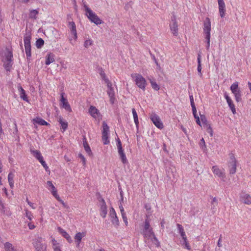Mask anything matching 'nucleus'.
Returning <instances> with one entry per match:
<instances>
[{
    "label": "nucleus",
    "instance_id": "obj_1",
    "mask_svg": "<svg viewBox=\"0 0 251 251\" xmlns=\"http://www.w3.org/2000/svg\"><path fill=\"white\" fill-rule=\"evenodd\" d=\"M13 53L8 48H6L5 51L2 57L1 61L3 62V67L7 72H10L13 64Z\"/></svg>",
    "mask_w": 251,
    "mask_h": 251
},
{
    "label": "nucleus",
    "instance_id": "obj_2",
    "mask_svg": "<svg viewBox=\"0 0 251 251\" xmlns=\"http://www.w3.org/2000/svg\"><path fill=\"white\" fill-rule=\"evenodd\" d=\"M203 33L205 35V42L206 43V49L209 50L210 42L211 21L209 18H205L203 23Z\"/></svg>",
    "mask_w": 251,
    "mask_h": 251
},
{
    "label": "nucleus",
    "instance_id": "obj_3",
    "mask_svg": "<svg viewBox=\"0 0 251 251\" xmlns=\"http://www.w3.org/2000/svg\"><path fill=\"white\" fill-rule=\"evenodd\" d=\"M31 39V33L30 31L26 30V33L24 36V45L25 52L27 59H30L31 56L30 40Z\"/></svg>",
    "mask_w": 251,
    "mask_h": 251
},
{
    "label": "nucleus",
    "instance_id": "obj_4",
    "mask_svg": "<svg viewBox=\"0 0 251 251\" xmlns=\"http://www.w3.org/2000/svg\"><path fill=\"white\" fill-rule=\"evenodd\" d=\"M230 89L234 95L236 102H239L242 101V92L239 87V83L237 81L234 82L231 84Z\"/></svg>",
    "mask_w": 251,
    "mask_h": 251
},
{
    "label": "nucleus",
    "instance_id": "obj_5",
    "mask_svg": "<svg viewBox=\"0 0 251 251\" xmlns=\"http://www.w3.org/2000/svg\"><path fill=\"white\" fill-rule=\"evenodd\" d=\"M135 75L134 81L135 82L136 85L140 89L143 91L146 89V87L147 84V81L145 78L140 74H135L131 75V76L133 78V76Z\"/></svg>",
    "mask_w": 251,
    "mask_h": 251
},
{
    "label": "nucleus",
    "instance_id": "obj_6",
    "mask_svg": "<svg viewBox=\"0 0 251 251\" xmlns=\"http://www.w3.org/2000/svg\"><path fill=\"white\" fill-rule=\"evenodd\" d=\"M33 245L36 251H47V245L43 243V240L40 237L33 240Z\"/></svg>",
    "mask_w": 251,
    "mask_h": 251
},
{
    "label": "nucleus",
    "instance_id": "obj_7",
    "mask_svg": "<svg viewBox=\"0 0 251 251\" xmlns=\"http://www.w3.org/2000/svg\"><path fill=\"white\" fill-rule=\"evenodd\" d=\"M102 140L104 145H108L110 143L109 140V127L104 121L102 122Z\"/></svg>",
    "mask_w": 251,
    "mask_h": 251
},
{
    "label": "nucleus",
    "instance_id": "obj_8",
    "mask_svg": "<svg viewBox=\"0 0 251 251\" xmlns=\"http://www.w3.org/2000/svg\"><path fill=\"white\" fill-rule=\"evenodd\" d=\"M170 28L173 35L177 36L178 35V25L176 20V17L174 14L171 17V23L170 24Z\"/></svg>",
    "mask_w": 251,
    "mask_h": 251
},
{
    "label": "nucleus",
    "instance_id": "obj_9",
    "mask_svg": "<svg viewBox=\"0 0 251 251\" xmlns=\"http://www.w3.org/2000/svg\"><path fill=\"white\" fill-rule=\"evenodd\" d=\"M237 161L233 154H230V161L228 163L229 172L230 175L235 174L236 172Z\"/></svg>",
    "mask_w": 251,
    "mask_h": 251
},
{
    "label": "nucleus",
    "instance_id": "obj_10",
    "mask_svg": "<svg viewBox=\"0 0 251 251\" xmlns=\"http://www.w3.org/2000/svg\"><path fill=\"white\" fill-rule=\"evenodd\" d=\"M86 15L92 23L97 25H100L102 22V20L92 10L89 11V12L86 13Z\"/></svg>",
    "mask_w": 251,
    "mask_h": 251
},
{
    "label": "nucleus",
    "instance_id": "obj_11",
    "mask_svg": "<svg viewBox=\"0 0 251 251\" xmlns=\"http://www.w3.org/2000/svg\"><path fill=\"white\" fill-rule=\"evenodd\" d=\"M150 118L153 124L158 128L162 129L164 127L162 122L159 117L155 113H152Z\"/></svg>",
    "mask_w": 251,
    "mask_h": 251
},
{
    "label": "nucleus",
    "instance_id": "obj_12",
    "mask_svg": "<svg viewBox=\"0 0 251 251\" xmlns=\"http://www.w3.org/2000/svg\"><path fill=\"white\" fill-rule=\"evenodd\" d=\"M89 113L94 119H101L102 115L99 110L94 106L91 105L89 108Z\"/></svg>",
    "mask_w": 251,
    "mask_h": 251
},
{
    "label": "nucleus",
    "instance_id": "obj_13",
    "mask_svg": "<svg viewBox=\"0 0 251 251\" xmlns=\"http://www.w3.org/2000/svg\"><path fill=\"white\" fill-rule=\"evenodd\" d=\"M224 96L225 99L226 100V102L228 106L229 107L230 109H231L232 113L233 114H235L236 113V108L232 99L228 96V93L226 91H225L224 92Z\"/></svg>",
    "mask_w": 251,
    "mask_h": 251
},
{
    "label": "nucleus",
    "instance_id": "obj_14",
    "mask_svg": "<svg viewBox=\"0 0 251 251\" xmlns=\"http://www.w3.org/2000/svg\"><path fill=\"white\" fill-rule=\"evenodd\" d=\"M64 93H62L61 94L60 102L61 107L64 108L67 111L71 112H72V108L68 101H67V100L65 98H64Z\"/></svg>",
    "mask_w": 251,
    "mask_h": 251
},
{
    "label": "nucleus",
    "instance_id": "obj_15",
    "mask_svg": "<svg viewBox=\"0 0 251 251\" xmlns=\"http://www.w3.org/2000/svg\"><path fill=\"white\" fill-rule=\"evenodd\" d=\"M213 174L220 177L223 180H224L226 176L224 171L220 169L217 166H213L212 168Z\"/></svg>",
    "mask_w": 251,
    "mask_h": 251
},
{
    "label": "nucleus",
    "instance_id": "obj_16",
    "mask_svg": "<svg viewBox=\"0 0 251 251\" xmlns=\"http://www.w3.org/2000/svg\"><path fill=\"white\" fill-rule=\"evenodd\" d=\"M219 5V11L220 16L223 18L225 16L226 5L224 0H217Z\"/></svg>",
    "mask_w": 251,
    "mask_h": 251
},
{
    "label": "nucleus",
    "instance_id": "obj_17",
    "mask_svg": "<svg viewBox=\"0 0 251 251\" xmlns=\"http://www.w3.org/2000/svg\"><path fill=\"white\" fill-rule=\"evenodd\" d=\"M58 230L62 236L64 237L69 243L73 242V240L71 237L65 230L60 227H58Z\"/></svg>",
    "mask_w": 251,
    "mask_h": 251
},
{
    "label": "nucleus",
    "instance_id": "obj_18",
    "mask_svg": "<svg viewBox=\"0 0 251 251\" xmlns=\"http://www.w3.org/2000/svg\"><path fill=\"white\" fill-rule=\"evenodd\" d=\"M82 142H83V147H84V148L86 152L88 153V154L89 156H92L93 153L91 151V148L87 142L86 137L85 135L83 136V137Z\"/></svg>",
    "mask_w": 251,
    "mask_h": 251
},
{
    "label": "nucleus",
    "instance_id": "obj_19",
    "mask_svg": "<svg viewBox=\"0 0 251 251\" xmlns=\"http://www.w3.org/2000/svg\"><path fill=\"white\" fill-rule=\"evenodd\" d=\"M142 234L144 236V238H147L148 239H151V237H153V235H155L152 228L148 229L147 230L143 229Z\"/></svg>",
    "mask_w": 251,
    "mask_h": 251
},
{
    "label": "nucleus",
    "instance_id": "obj_20",
    "mask_svg": "<svg viewBox=\"0 0 251 251\" xmlns=\"http://www.w3.org/2000/svg\"><path fill=\"white\" fill-rule=\"evenodd\" d=\"M241 201L247 204H251V197L248 194H242L240 196Z\"/></svg>",
    "mask_w": 251,
    "mask_h": 251
},
{
    "label": "nucleus",
    "instance_id": "obj_21",
    "mask_svg": "<svg viewBox=\"0 0 251 251\" xmlns=\"http://www.w3.org/2000/svg\"><path fill=\"white\" fill-rule=\"evenodd\" d=\"M100 216L102 218H105L106 216L107 210L106 203L103 199H102V204L100 206Z\"/></svg>",
    "mask_w": 251,
    "mask_h": 251
},
{
    "label": "nucleus",
    "instance_id": "obj_22",
    "mask_svg": "<svg viewBox=\"0 0 251 251\" xmlns=\"http://www.w3.org/2000/svg\"><path fill=\"white\" fill-rule=\"evenodd\" d=\"M18 91L19 92V95L20 98L23 99L24 100L28 101V98L27 97V95H26L25 91L22 88L21 85H19L18 87Z\"/></svg>",
    "mask_w": 251,
    "mask_h": 251
},
{
    "label": "nucleus",
    "instance_id": "obj_23",
    "mask_svg": "<svg viewBox=\"0 0 251 251\" xmlns=\"http://www.w3.org/2000/svg\"><path fill=\"white\" fill-rule=\"evenodd\" d=\"M105 82L107 83V94L109 97H112L113 96H115V93L113 88L112 87L111 83L109 81L108 79L105 80Z\"/></svg>",
    "mask_w": 251,
    "mask_h": 251
},
{
    "label": "nucleus",
    "instance_id": "obj_24",
    "mask_svg": "<svg viewBox=\"0 0 251 251\" xmlns=\"http://www.w3.org/2000/svg\"><path fill=\"white\" fill-rule=\"evenodd\" d=\"M55 61L54 55L52 53H48L46 56L45 64L46 65H49L51 63Z\"/></svg>",
    "mask_w": 251,
    "mask_h": 251
},
{
    "label": "nucleus",
    "instance_id": "obj_25",
    "mask_svg": "<svg viewBox=\"0 0 251 251\" xmlns=\"http://www.w3.org/2000/svg\"><path fill=\"white\" fill-rule=\"evenodd\" d=\"M31 154L39 161L42 160L43 157L42 155L41 152L39 150H33L30 149Z\"/></svg>",
    "mask_w": 251,
    "mask_h": 251
},
{
    "label": "nucleus",
    "instance_id": "obj_26",
    "mask_svg": "<svg viewBox=\"0 0 251 251\" xmlns=\"http://www.w3.org/2000/svg\"><path fill=\"white\" fill-rule=\"evenodd\" d=\"M116 145H117V149H118V152L119 155H120L125 154L124 150L123 149V148H122V145L121 140L118 137L117 139H116Z\"/></svg>",
    "mask_w": 251,
    "mask_h": 251
},
{
    "label": "nucleus",
    "instance_id": "obj_27",
    "mask_svg": "<svg viewBox=\"0 0 251 251\" xmlns=\"http://www.w3.org/2000/svg\"><path fill=\"white\" fill-rule=\"evenodd\" d=\"M0 210L1 212L3 214L10 215L11 212L8 210V208L6 207L2 202L1 199L0 198Z\"/></svg>",
    "mask_w": 251,
    "mask_h": 251
},
{
    "label": "nucleus",
    "instance_id": "obj_28",
    "mask_svg": "<svg viewBox=\"0 0 251 251\" xmlns=\"http://www.w3.org/2000/svg\"><path fill=\"white\" fill-rule=\"evenodd\" d=\"M33 121L34 124L36 123L41 126H48L49 125L48 122L40 117H36L33 119Z\"/></svg>",
    "mask_w": 251,
    "mask_h": 251
},
{
    "label": "nucleus",
    "instance_id": "obj_29",
    "mask_svg": "<svg viewBox=\"0 0 251 251\" xmlns=\"http://www.w3.org/2000/svg\"><path fill=\"white\" fill-rule=\"evenodd\" d=\"M197 61H198L197 70L198 72V74L201 77L202 75L201 73L202 68H201V55L200 53H199L198 54Z\"/></svg>",
    "mask_w": 251,
    "mask_h": 251
},
{
    "label": "nucleus",
    "instance_id": "obj_30",
    "mask_svg": "<svg viewBox=\"0 0 251 251\" xmlns=\"http://www.w3.org/2000/svg\"><path fill=\"white\" fill-rule=\"evenodd\" d=\"M86 235L85 232H77L75 236V240L76 243H81L82 238Z\"/></svg>",
    "mask_w": 251,
    "mask_h": 251
},
{
    "label": "nucleus",
    "instance_id": "obj_31",
    "mask_svg": "<svg viewBox=\"0 0 251 251\" xmlns=\"http://www.w3.org/2000/svg\"><path fill=\"white\" fill-rule=\"evenodd\" d=\"M150 82L151 83V87L153 89H154L155 91H158L160 89L159 86L157 84V83L155 82V79L152 78H149V79Z\"/></svg>",
    "mask_w": 251,
    "mask_h": 251
},
{
    "label": "nucleus",
    "instance_id": "obj_32",
    "mask_svg": "<svg viewBox=\"0 0 251 251\" xmlns=\"http://www.w3.org/2000/svg\"><path fill=\"white\" fill-rule=\"evenodd\" d=\"M177 229L178 230L179 233H180L182 239H184V238L185 239L186 238H187L186 235L185 234V232L184 231L183 226L181 225L177 224Z\"/></svg>",
    "mask_w": 251,
    "mask_h": 251
},
{
    "label": "nucleus",
    "instance_id": "obj_33",
    "mask_svg": "<svg viewBox=\"0 0 251 251\" xmlns=\"http://www.w3.org/2000/svg\"><path fill=\"white\" fill-rule=\"evenodd\" d=\"M58 122L61 125V128L63 129V131H65L68 127L67 122L63 121L62 118L60 117L58 120Z\"/></svg>",
    "mask_w": 251,
    "mask_h": 251
},
{
    "label": "nucleus",
    "instance_id": "obj_34",
    "mask_svg": "<svg viewBox=\"0 0 251 251\" xmlns=\"http://www.w3.org/2000/svg\"><path fill=\"white\" fill-rule=\"evenodd\" d=\"M132 113L133 116L134 122L136 125V126L137 127L139 125V121L138 115L135 108L132 109Z\"/></svg>",
    "mask_w": 251,
    "mask_h": 251
},
{
    "label": "nucleus",
    "instance_id": "obj_35",
    "mask_svg": "<svg viewBox=\"0 0 251 251\" xmlns=\"http://www.w3.org/2000/svg\"><path fill=\"white\" fill-rule=\"evenodd\" d=\"M39 13V12L37 10V9H33V10H30V12H29V18H31V19H36L37 18V15H38Z\"/></svg>",
    "mask_w": 251,
    "mask_h": 251
},
{
    "label": "nucleus",
    "instance_id": "obj_36",
    "mask_svg": "<svg viewBox=\"0 0 251 251\" xmlns=\"http://www.w3.org/2000/svg\"><path fill=\"white\" fill-rule=\"evenodd\" d=\"M151 228H152L151 227L150 221L149 220V216L147 215L146 218L144 222L143 229L147 230V229H151Z\"/></svg>",
    "mask_w": 251,
    "mask_h": 251
},
{
    "label": "nucleus",
    "instance_id": "obj_37",
    "mask_svg": "<svg viewBox=\"0 0 251 251\" xmlns=\"http://www.w3.org/2000/svg\"><path fill=\"white\" fill-rule=\"evenodd\" d=\"M111 221L113 225H114L115 227L117 228L119 226V221L118 218L117 216L113 217L111 218Z\"/></svg>",
    "mask_w": 251,
    "mask_h": 251
},
{
    "label": "nucleus",
    "instance_id": "obj_38",
    "mask_svg": "<svg viewBox=\"0 0 251 251\" xmlns=\"http://www.w3.org/2000/svg\"><path fill=\"white\" fill-rule=\"evenodd\" d=\"M44 43H45L43 39H42V38L38 39L36 40V43H35L37 48H38V49L41 48L44 45Z\"/></svg>",
    "mask_w": 251,
    "mask_h": 251
},
{
    "label": "nucleus",
    "instance_id": "obj_39",
    "mask_svg": "<svg viewBox=\"0 0 251 251\" xmlns=\"http://www.w3.org/2000/svg\"><path fill=\"white\" fill-rule=\"evenodd\" d=\"M212 200L211 201V204L212 205L211 208L212 209H215V207L218 205V201L216 197H212L210 196Z\"/></svg>",
    "mask_w": 251,
    "mask_h": 251
},
{
    "label": "nucleus",
    "instance_id": "obj_40",
    "mask_svg": "<svg viewBox=\"0 0 251 251\" xmlns=\"http://www.w3.org/2000/svg\"><path fill=\"white\" fill-rule=\"evenodd\" d=\"M183 243H182V245H184L185 246V248L187 249L188 250H191V246L190 245H189V243L187 240V238H186L185 239H183Z\"/></svg>",
    "mask_w": 251,
    "mask_h": 251
},
{
    "label": "nucleus",
    "instance_id": "obj_41",
    "mask_svg": "<svg viewBox=\"0 0 251 251\" xmlns=\"http://www.w3.org/2000/svg\"><path fill=\"white\" fill-rule=\"evenodd\" d=\"M39 162L41 163L42 165L45 168V170L47 172H49V173H50V169L49 168V167L48 166V165L46 164V162L44 161V158L42 160H40Z\"/></svg>",
    "mask_w": 251,
    "mask_h": 251
},
{
    "label": "nucleus",
    "instance_id": "obj_42",
    "mask_svg": "<svg viewBox=\"0 0 251 251\" xmlns=\"http://www.w3.org/2000/svg\"><path fill=\"white\" fill-rule=\"evenodd\" d=\"M4 248L6 251H8V250H10L14 248L12 247V245L11 243L9 242H6L4 244Z\"/></svg>",
    "mask_w": 251,
    "mask_h": 251
},
{
    "label": "nucleus",
    "instance_id": "obj_43",
    "mask_svg": "<svg viewBox=\"0 0 251 251\" xmlns=\"http://www.w3.org/2000/svg\"><path fill=\"white\" fill-rule=\"evenodd\" d=\"M93 44V41L90 39L86 40L84 43V46L86 48H88L89 46H91Z\"/></svg>",
    "mask_w": 251,
    "mask_h": 251
},
{
    "label": "nucleus",
    "instance_id": "obj_44",
    "mask_svg": "<svg viewBox=\"0 0 251 251\" xmlns=\"http://www.w3.org/2000/svg\"><path fill=\"white\" fill-rule=\"evenodd\" d=\"M119 156H120V158L121 159L122 162L124 164H126V163H128V161H127V159L126 158L125 153L122 154V155H120Z\"/></svg>",
    "mask_w": 251,
    "mask_h": 251
},
{
    "label": "nucleus",
    "instance_id": "obj_45",
    "mask_svg": "<svg viewBox=\"0 0 251 251\" xmlns=\"http://www.w3.org/2000/svg\"><path fill=\"white\" fill-rule=\"evenodd\" d=\"M25 216L30 221H31L33 218L32 213L27 210H26L25 211Z\"/></svg>",
    "mask_w": 251,
    "mask_h": 251
},
{
    "label": "nucleus",
    "instance_id": "obj_46",
    "mask_svg": "<svg viewBox=\"0 0 251 251\" xmlns=\"http://www.w3.org/2000/svg\"><path fill=\"white\" fill-rule=\"evenodd\" d=\"M78 157L81 159V161L82 162L83 166H85V165L86 164V160L85 157L84 156V155L83 154H82L81 153H79Z\"/></svg>",
    "mask_w": 251,
    "mask_h": 251
},
{
    "label": "nucleus",
    "instance_id": "obj_47",
    "mask_svg": "<svg viewBox=\"0 0 251 251\" xmlns=\"http://www.w3.org/2000/svg\"><path fill=\"white\" fill-rule=\"evenodd\" d=\"M109 215L111 218L117 216L116 211L112 207L110 208Z\"/></svg>",
    "mask_w": 251,
    "mask_h": 251
},
{
    "label": "nucleus",
    "instance_id": "obj_48",
    "mask_svg": "<svg viewBox=\"0 0 251 251\" xmlns=\"http://www.w3.org/2000/svg\"><path fill=\"white\" fill-rule=\"evenodd\" d=\"M152 238H153V239H152V241L153 242V241L155 242L154 244L155 245V246L157 247H160V242L158 241V240L157 239V238H156V237L155 236V235H153V237Z\"/></svg>",
    "mask_w": 251,
    "mask_h": 251
},
{
    "label": "nucleus",
    "instance_id": "obj_49",
    "mask_svg": "<svg viewBox=\"0 0 251 251\" xmlns=\"http://www.w3.org/2000/svg\"><path fill=\"white\" fill-rule=\"evenodd\" d=\"M47 184L49 187L48 189L50 191L56 188L51 181H48Z\"/></svg>",
    "mask_w": 251,
    "mask_h": 251
},
{
    "label": "nucleus",
    "instance_id": "obj_50",
    "mask_svg": "<svg viewBox=\"0 0 251 251\" xmlns=\"http://www.w3.org/2000/svg\"><path fill=\"white\" fill-rule=\"evenodd\" d=\"M83 7L85 8V10L86 12V13H88L89 12V11H91L92 10L87 5L86 2L85 1L82 0Z\"/></svg>",
    "mask_w": 251,
    "mask_h": 251
},
{
    "label": "nucleus",
    "instance_id": "obj_51",
    "mask_svg": "<svg viewBox=\"0 0 251 251\" xmlns=\"http://www.w3.org/2000/svg\"><path fill=\"white\" fill-rule=\"evenodd\" d=\"M68 26L70 28L71 30L76 28L75 24L74 22H69L68 23Z\"/></svg>",
    "mask_w": 251,
    "mask_h": 251
},
{
    "label": "nucleus",
    "instance_id": "obj_52",
    "mask_svg": "<svg viewBox=\"0 0 251 251\" xmlns=\"http://www.w3.org/2000/svg\"><path fill=\"white\" fill-rule=\"evenodd\" d=\"M207 132L210 134L211 137L213 136V130L210 125H207Z\"/></svg>",
    "mask_w": 251,
    "mask_h": 251
},
{
    "label": "nucleus",
    "instance_id": "obj_53",
    "mask_svg": "<svg viewBox=\"0 0 251 251\" xmlns=\"http://www.w3.org/2000/svg\"><path fill=\"white\" fill-rule=\"evenodd\" d=\"M200 116H201V122H202L203 124L207 125V121L206 118V117L205 116V115H201V114H200Z\"/></svg>",
    "mask_w": 251,
    "mask_h": 251
},
{
    "label": "nucleus",
    "instance_id": "obj_54",
    "mask_svg": "<svg viewBox=\"0 0 251 251\" xmlns=\"http://www.w3.org/2000/svg\"><path fill=\"white\" fill-rule=\"evenodd\" d=\"M71 33L74 35V38L75 40L77 39V32L76 28L71 30Z\"/></svg>",
    "mask_w": 251,
    "mask_h": 251
},
{
    "label": "nucleus",
    "instance_id": "obj_55",
    "mask_svg": "<svg viewBox=\"0 0 251 251\" xmlns=\"http://www.w3.org/2000/svg\"><path fill=\"white\" fill-rule=\"evenodd\" d=\"M122 218L124 222L125 223L126 226L128 225V221H127V218L126 217V214H123L122 215Z\"/></svg>",
    "mask_w": 251,
    "mask_h": 251
},
{
    "label": "nucleus",
    "instance_id": "obj_56",
    "mask_svg": "<svg viewBox=\"0 0 251 251\" xmlns=\"http://www.w3.org/2000/svg\"><path fill=\"white\" fill-rule=\"evenodd\" d=\"M52 248L54 249V247H59L58 245V243H57V241L55 240V239H53L52 240Z\"/></svg>",
    "mask_w": 251,
    "mask_h": 251
},
{
    "label": "nucleus",
    "instance_id": "obj_57",
    "mask_svg": "<svg viewBox=\"0 0 251 251\" xmlns=\"http://www.w3.org/2000/svg\"><path fill=\"white\" fill-rule=\"evenodd\" d=\"M14 175L12 173H9L8 175V181L13 180Z\"/></svg>",
    "mask_w": 251,
    "mask_h": 251
},
{
    "label": "nucleus",
    "instance_id": "obj_58",
    "mask_svg": "<svg viewBox=\"0 0 251 251\" xmlns=\"http://www.w3.org/2000/svg\"><path fill=\"white\" fill-rule=\"evenodd\" d=\"M192 107V112H193V114L194 115V117H195V116H197V109H196V106H191Z\"/></svg>",
    "mask_w": 251,
    "mask_h": 251
},
{
    "label": "nucleus",
    "instance_id": "obj_59",
    "mask_svg": "<svg viewBox=\"0 0 251 251\" xmlns=\"http://www.w3.org/2000/svg\"><path fill=\"white\" fill-rule=\"evenodd\" d=\"M190 103H191V106H195L193 95L190 96Z\"/></svg>",
    "mask_w": 251,
    "mask_h": 251
},
{
    "label": "nucleus",
    "instance_id": "obj_60",
    "mask_svg": "<svg viewBox=\"0 0 251 251\" xmlns=\"http://www.w3.org/2000/svg\"><path fill=\"white\" fill-rule=\"evenodd\" d=\"M119 208H120V211H121L122 215H123V214H126V213L125 212L124 208V207H123V206H122V204H120L119 205Z\"/></svg>",
    "mask_w": 251,
    "mask_h": 251
},
{
    "label": "nucleus",
    "instance_id": "obj_61",
    "mask_svg": "<svg viewBox=\"0 0 251 251\" xmlns=\"http://www.w3.org/2000/svg\"><path fill=\"white\" fill-rule=\"evenodd\" d=\"M26 201L27 202L28 204L32 208H33V209L35 208V207L33 206L34 204L33 203H32L31 202H30V201H29V200H28L27 198L26 199Z\"/></svg>",
    "mask_w": 251,
    "mask_h": 251
},
{
    "label": "nucleus",
    "instance_id": "obj_62",
    "mask_svg": "<svg viewBox=\"0 0 251 251\" xmlns=\"http://www.w3.org/2000/svg\"><path fill=\"white\" fill-rule=\"evenodd\" d=\"M151 58L153 59V60L154 61L155 63L156 64L157 66L158 65V62L157 61V59H156L155 56L154 55H152L151 54Z\"/></svg>",
    "mask_w": 251,
    "mask_h": 251
},
{
    "label": "nucleus",
    "instance_id": "obj_63",
    "mask_svg": "<svg viewBox=\"0 0 251 251\" xmlns=\"http://www.w3.org/2000/svg\"><path fill=\"white\" fill-rule=\"evenodd\" d=\"M51 193L52 194V195L54 196L55 195H57V190L56 188L51 190Z\"/></svg>",
    "mask_w": 251,
    "mask_h": 251
},
{
    "label": "nucleus",
    "instance_id": "obj_64",
    "mask_svg": "<svg viewBox=\"0 0 251 251\" xmlns=\"http://www.w3.org/2000/svg\"><path fill=\"white\" fill-rule=\"evenodd\" d=\"M110 100V102L111 104H113L114 103L115 100V96H113L112 97H109Z\"/></svg>",
    "mask_w": 251,
    "mask_h": 251
}]
</instances>
